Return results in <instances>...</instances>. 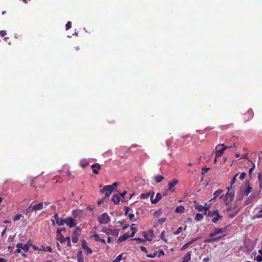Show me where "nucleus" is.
I'll return each mask as SVG.
<instances>
[{
	"instance_id": "obj_62",
	"label": "nucleus",
	"mask_w": 262,
	"mask_h": 262,
	"mask_svg": "<svg viewBox=\"0 0 262 262\" xmlns=\"http://www.w3.org/2000/svg\"><path fill=\"white\" fill-rule=\"evenodd\" d=\"M236 181V179L235 178V177H234L231 180V186H232V185L235 183V182Z\"/></svg>"
},
{
	"instance_id": "obj_55",
	"label": "nucleus",
	"mask_w": 262,
	"mask_h": 262,
	"mask_svg": "<svg viewBox=\"0 0 262 262\" xmlns=\"http://www.w3.org/2000/svg\"><path fill=\"white\" fill-rule=\"evenodd\" d=\"M188 245L186 243L185 244H184L182 247V248H181V251H183V250H185V249H186L187 248H188Z\"/></svg>"
},
{
	"instance_id": "obj_38",
	"label": "nucleus",
	"mask_w": 262,
	"mask_h": 262,
	"mask_svg": "<svg viewBox=\"0 0 262 262\" xmlns=\"http://www.w3.org/2000/svg\"><path fill=\"white\" fill-rule=\"evenodd\" d=\"M238 211L239 210L238 209L237 210L234 211V212H232V213L229 215V217L231 219L234 217L238 213Z\"/></svg>"
},
{
	"instance_id": "obj_54",
	"label": "nucleus",
	"mask_w": 262,
	"mask_h": 262,
	"mask_svg": "<svg viewBox=\"0 0 262 262\" xmlns=\"http://www.w3.org/2000/svg\"><path fill=\"white\" fill-rule=\"evenodd\" d=\"M128 217L130 221H132L135 217V215L134 213H129L128 214Z\"/></svg>"
},
{
	"instance_id": "obj_58",
	"label": "nucleus",
	"mask_w": 262,
	"mask_h": 262,
	"mask_svg": "<svg viewBox=\"0 0 262 262\" xmlns=\"http://www.w3.org/2000/svg\"><path fill=\"white\" fill-rule=\"evenodd\" d=\"M256 260H257L258 262H261V261H262V255H261V256L258 255V256L256 257Z\"/></svg>"
},
{
	"instance_id": "obj_17",
	"label": "nucleus",
	"mask_w": 262,
	"mask_h": 262,
	"mask_svg": "<svg viewBox=\"0 0 262 262\" xmlns=\"http://www.w3.org/2000/svg\"><path fill=\"white\" fill-rule=\"evenodd\" d=\"M56 238L61 244H63V243H64V237L62 234V233H57Z\"/></svg>"
},
{
	"instance_id": "obj_13",
	"label": "nucleus",
	"mask_w": 262,
	"mask_h": 262,
	"mask_svg": "<svg viewBox=\"0 0 262 262\" xmlns=\"http://www.w3.org/2000/svg\"><path fill=\"white\" fill-rule=\"evenodd\" d=\"M80 233L76 230L73 231L71 236L72 241L73 243L76 244L78 242Z\"/></svg>"
},
{
	"instance_id": "obj_7",
	"label": "nucleus",
	"mask_w": 262,
	"mask_h": 262,
	"mask_svg": "<svg viewBox=\"0 0 262 262\" xmlns=\"http://www.w3.org/2000/svg\"><path fill=\"white\" fill-rule=\"evenodd\" d=\"M66 224L70 228L75 227L76 225L75 220L71 217H68L64 219L63 221V224Z\"/></svg>"
},
{
	"instance_id": "obj_64",
	"label": "nucleus",
	"mask_w": 262,
	"mask_h": 262,
	"mask_svg": "<svg viewBox=\"0 0 262 262\" xmlns=\"http://www.w3.org/2000/svg\"><path fill=\"white\" fill-rule=\"evenodd\" d=\"M216 234H215V232L214 231L212 233H211L210 234H209V236L210 237H211V238H212V237H213L214 236H215Z\"/></svg>"
},
{
	"instance_id": "obj_19",
	"label": "nucleus",
	"mask_w": 262,
	"mask_h": 262,
	"mask_svg": "<svg viewBox=\"0 0 262 262\" xmlns=\"http://www.w3.org/2000/svg\"><path fill=\"white\" fill-rule=\"evenodd\" d=\"M39 251H42L45 252H52V249L50 246H47L45 247L43 246H41L40 247V248L39 249Z\"/></svg>"
},
{
	"instance_id": "obj_3",
	"label": "nucleus",
	"mask_w": 262,
	"mask_h": 262,
	"mask_svg": "<svg viewBox=\"0 0 262 262\" xmlns=\"http://www.w3.org/2000/svg\"><path fill=\"white\" fill-rule=\"evenodd\" d=\"M64 219L59 218L58 213H55L53 216V219L51 220L53 225H55L56 224L58 226H61L63 225Z\"/></svg>"
},
{
	"instance_id": "obj_2",
	"label": "nucleus",
	"mask_w": 262,
	"mask_h": 262,
	"mask_svg": "<svg viewBox=\"0 0 262 262\" xmlns=\"http://www.w3.org/2000/svg\"><path fill=\"white\" fill-rule=\"evenodd\" d=\"M226 149H228V147L224 144H219L217 145L215 151L216 158L221 157Z\"/></svg>"
},
{
	"instance_id": "obj_46",
	"label": "nucleus",
	"mask_w": 262,
	"mask_h": 262,
	"mask_svg": "<svg viewBox=\"0 0 262 262\" xmlns=\"http://www.w3.org/2000/svg\"><path fill=\"white\" fill-rule=\"evenodd\" d=\"M199 238H194V239L191 240L190 241L188 242L186 244L188 245V246H189L190 245L192 244L193 243L197 241L199 239Z\"/></svg>"
},
{
	"instance_id": "obj_14",
	"label": "nucleus",
	"mask_w": 262,
	"mask_h": 262,
	"mask_svg": "<svg viewBox=\"0 0 262 262\" xmlns=\"http://www.w3.org/2000/svg\"><path fill=\"white\" fill-rule=\"evenodd\" d=\"M16 247L22 249L26 253L28 252L29 249V246L28 244L24 245L22 243L17 244Z\"/></svg>"
},
{
	"instance_id": "obj_15",
	"label": "nucleus",
	"mask_w": 262,
	"mask_h": 262,
	"mask_svg": "<svg viewBox=\"0 0 262 262\" xmlns=\"http://www.w3.org/2000/svg\"><path fill=\"white\" fill-rule=\"evenodd\" d=\"M221 239V237H216L212 238H205L204 242L205 243H211L213 242H216L219 241Z\"/></svg>"
},
{
	"instance_id": "obj_28",
	"label": "nucleus",
	"mask_w": 262,
	"mask_h": 262,
	"mask_svg": "<svg viewBox=\"0 0 262 262\" xmlns=\"http://www.w3.org/2000/svg\"><path fill=\"white\" fill-rule=\"evenodd\" d=\"M256 198V195L252 194L250 195L248 199L246 201V204H248L251 203L255 198Z\"/></svg>"
},
{
	"instance_id": "obj_27",
	"label": "nucleus",
	"mask_w": 262,
	"mask_h": 262,
	"mask_svg": "<svg viewBox=\"0 0 262 262\" xmlns=\"http://www.w3.org/2000/svg\"><path fill=\"white\" fill-rule=\"evenodd\" d=\"M253 190L252 187H251L249 185L247 186V188L244 190V194L246 195H248Z\"/></svg>"
},
{
	"instance_id": "obj_29",
	"label": "nucleus",
	"mask_w": 262,
	"mask_h": 262,
	"mask_svg": "<svg viewBox=\"0 0 262 262\" xmlns=\"http://www.w3.org/2000/svg\"><path fill=\"white\" fill-rule=\"evenodd\" d=\"M123 253H121L119 254L115 259H114L112 262H120V261L123 259Z\"/></svg>"
},
{
	"instance_id": "obj_57",
	"label": "nucleus",
	"mask_w": 262,
	"mask_h": 262,
	"mask_svg": "<svg viewBox=\"0 0 262 262\" xmlns=\"http://www.w3.org/2000/svg\"><path fill=\"white\" fill-rule=\"evenodd\" d=\"M7 34L6 31L5 30H2L0 31V36H4Z\"/></svg>"
},
{
	"instance_id": "obj_48",
	"label": "nucleus",
	"mask_w": 262,
	"mask_h": 262,
	"mask_svg": "<svg viewBox=\"0 0 262 262\" xmlns=\"http://www.w3.org/2000/svg\"><path fill=\"white\" fill-rule=\"evenodd\" d=\"M166 220V219L165 217H162L161 219H159L158 220V223L160 224H162L164 222H165Z\"/></svg>"
},
{
	"instance_id": "obj_32",
	"label": "nucleus",
	"mask_w": 262,
	"mask_h": 262,
	"mask_svg": "<svg viewBox=\"0 0 262 262\" xmlns=\"http://www.w3.org/2000/svg\"><path fill=\"white\" fill-rule=\"evenodd\" d=\"M247 115L248 116V120L252 119L253 116V111L251 109L248 110L247 113L245 115Z\"/></svg>"
},
{
	"instance_id": "obj_11",
	"label": "nucleus",
	"mask_w": 262,
	"mask_h": 262,
	"mask_svg": "<svg viewBox=\"0 0 262 262\" xmlns=\"http://www.w3.org/2000/svg\"><path fill=\"white\" fill-rule=\"evenodd\" d=\"M91 168L92 169L93 172L96 174H98L101 166L99 163H96L91 165Z\"/></svg>"
},
{
	"instance_id": "obj_22",
	"label": "nucleus",
	"mask_w": 262,
	"mask_h": 262,
	"mask_svg": "<svg viewBox=\"0 0 262 262\" xmlns=\"http://www.w3.org/2000/svg\"><path fill=\"white\" fill-rule=\"evenodd\" d=\"M191 254L190 252H188L183 257V260L186 262H189L191 259Z\"/></svg>"
},
{
	"instance_id": "obj_43",
	"label": "nucleus",
	"mask_w": 262,
	"mask_h": 262,
	"mask_svg": "<svg viewBox=\"0 0 262 262\" xmlns=\"http://www.w3.org/2000/svg\"><path fill=\"white\" fill-rule=\"evenodd\" d=\"M21 216L22 215L21 214H16L13 217V220L14 221H16L19 220Z\"/></svg>"
},
{
	"instance_id": "obj_33",
	"label": "nucleus",
	"mask_w": 262,
	"mask_h": 262,
	"mask_svg": "<svg viewBox=\"0 0 262 262\" xmlns=\"http://www.w3.org/2000/svg\"><path fill=\"white\" fill-rule=\"evenodd\" d=\"M203 218V214L201 213H196L195 217V220L196 221H199L201 220Z\"/></svg>"
},
{
	"instance_id": "obj_21",
	"label": "nucleus",
	"mask_w": 262,
	"mask_h": 262,
	"mask_svg": "<svg viewBox=\"0 0 262 262\" xmlns=\"http://www.w3.org/2000/svg\"><path fill=\"white\" fill-rule=\"evenodd\" d=\"M112 201L115 204H118L120 201V198L119 195H114L112 199Z\"/></svg>"
},
{
	"instance_id": "obj_5",
	"label": "nucleus",
	"mask_w": 262,
	"mask_h": 262,
	"mask_svg": "<svg viewBox=\"0 0 262 262\" xmlns=\"http://www.w3.org/2000/svg\"><path fill=\"white\" fill-rule=\"evenodd\" d=\"M113 190V188H112V186L107 185L104 186L102 189L100 190V192L102 193H105L104 198H106L110 196Z\"/></svg>"
},
{
	"instance_id": "obj_12",
	"label": "nucleus",
	"mask_w": 262,
	"mask_h": 262,
	"mask_svg": "<svg viewBox=\"0 0 262 262\" xmlns=\"http://www.w3.org/2000/svg\"><path fill=\"white\" fill-rule=\"evenodd\" d=\"M178 180L176 179L173 180L171 182H169L168 183V188L167 189V191L173 192L174 190L173 189V188L174 187V186L178 184Z\"/></svg>"
},
{
	"instance_id": "obj_24",
	"label": "nucleus",
	"mask_w": 262,
	"mask_h": 262,
	"mask_svg": "<svg viewBox=\"0 0 262 262\" xmlns=\"http://www.w3.org/2000/svg\"><path fill=\"white\" fill-rule=\"evenodd\" d=\"M215 234H219L222 233L226 231V227L223 228H216L214 229Z\"/></svg>"
},
{
	"instance_id": "obj_6",
	"label": "nucleus",
	"mask_w": 262,
	"mask_h": 262,
	"mask_svg": "<svg viewBox=\"0 0 262 262\" xmlns=\"http://www.w3.org/2000/svg\"><path fill=\"white\" fill-rule=\"evenodd\" d=\"M154 192H152L150 196V201L152 204H155L162 199V196H165L166 194L164 193L162 195L160 193H157L155 199H154Z\"/></svg>"
},
{
	"instance_id": "obj_60",
	"label": "nucleus",
	"mask_w": 262,
	"mask_h": 262,
	"mask_svg": "<svg viewBox=\"0 0 262 262\" xmlns=\"http://www.w3.org/2000/svg\"><path fill=\"white\" fill-rule=\"evenodd\" d=\"M31 211H34L32 208H30V206L26 209V213H28Z\"/></svg>"
},
{
	"instance_id": "obj_47",
	"label": "nucleus",
	"mask_w": 262,
	"mask_h": 262,
	"mask_svg": "<svg viewBox=\"0 0 262 262\" xmlns=\"http://www.w3.org/2000/svg\"><path fill=\"white\" fill-rule=\"evenodd\" d=\"M199 238H194V239L191 240L190 241L188 242L186 244L188 245V246H189L190 245L192 244L193 243L197 241L199 239Z\"/></svg>"
},
{
	"instance_id": "obj_25",
	"label": "nucleus",
	"mask_w": 262,
	"mask_h": 262,
	"mask_svg": "<svg viewBox=\"0 0 262 262\" xmlns=\"http://www.w3.org/2000/svg\"><path fill=\"white\" fill-rule=\"evenodd\" d=\"M164 179V177L162 176L158 175L155 177V181L157 183H160Z\"/></svg>"
},
{
	"instance_id": "obj_44",
	"label": "nucleus",
	"mask_w": 262,
	"mask_h": 262,
	"mask_svg": "<svg viewBox=\"0 0 262 262\" xmlns=\"http://www.w3.org/2000/svg\"><path fill=\"white\" fill-rule=\"evenodd\" d=\"M84 250H86L87 255L91 254L93 252L92 250L89 247L85 248Z\"/></svg>"
},
{
	"instance_id": "obj_37",
	"label": "nucleus",
	"mask_w": 262,
	"mask_h": 262,
	"mask_svg": "<svg viewBox=\"0 0 262 262\" xmlns=\"http://www.w3.org/2000/svg\"><path fill=\"white\" fill-rule=\"evenodd\" d=\"M162 209H160L158 211L155 212L154 213V215L156 217H158L162 214Z\"/></svg>"
},
{
	"instance_id": "obj_30",
	"label": "nucleus",
	"mask_w": 262,
	"mask_h": 262,
	"mask_svg": "<svg viewBox=\"0 0 262 262\" xmlns=\"http://www.w3.org/2000/svg\"><path fill=\"white\" fill-rule=\"evenodd\" d=\"M88 165V162L86 160H82L80 162V166L82 168H85Z\"/></svg>"
},
{
	"instance_id": "obj_16",
	"label": "nucleus",
	"mask_w": 262,
	"mask_h": 262,
	"mask_svg": "<svg viewBox=\"0 0 262 262\" xmlns=\"http://www.w3.org/2000/svg\"><path fill=\"white\" fill-rule=\"evenodd\" d=\"M232 189V186H231L230 188H229L228 189V192L226 194L225 196H224V199H226L228 196L231 197V199H232L234 196V192L233 191H231Z\"/></svg>"
},
{
	"instance_id": "obj_51",
	"label": "nucleus",
	"mask_w": 262,
	"mask_h": 262,
	"mask_svg": "<svg viewBox=\"0 0 262 262\" xmlns=\"http://www.w3.org/2000/svg\"><path fill=\"white\" fill-rule=\"evenodd\" d=\"M246 176V173L245 172H242L240 174V176H239V179L241 180H243L245 177Z\"/></svg>"
},
{
	"instance_id": "obj_41",
	"label": "nucleus",
	"mask_w": 262,
	"mask_h": 262,
	"mask_svg": "<svg viewBox=\"0 0 262 262\" xmlns=\"http://www.w3.org/2000/svg\"><path fill=\"white\" fill-rule=\"evenodd\" d=\"M81 243H82V247L83 249L88 247V246H87L86 242L85 239H82L81 241Z\"/></svg>"
},
{
	"instance_id": "obj_45",
	"label": "nucleus",
	"mask_w": 262,
	"mask_h": 262,
	"mask_svg": "<svg viewBox=\"0 0 262 262\" xmlns=\"http://www.w3.org/2000/svg\"><path fill=\"white\" fill-rule=\"evenodd\" d=\"M66 231V229L64 227L62 228H57V229L56 230V233H61L62 231L65 232Z\"/></svg>"
},
{
	"instance_id": "obj_49",
	"label": "nucleus",
	"mask_w": 262,
	"mask_h": 262,
	"mask_svg": "<svg viewBox=\"0 0 262 262\" xmlns=\"http://www.w3.org/2000/svg\"><path fill=\"white\" fill-rule=\"evenodd\" d=\"M72 27V23L71 21H68L66 25V29L67 30L70 29Z\"/></svg>"
},
{
	"instance_id": "obj_20",
	"label": "nucleus",
	"mask_w": 262,
	"mask_h": 262,
	"mask_svg": "<svg viewBox=\"0 0 262 262\" xmlns=\"http://www.w3.org/2000/svg\"><path fill=\"white\" fill-rule=\"evenodd\" d=\"M77 257L78 262H84L83 260V257L82 256V251L79 250L77 254Z\"/></svg>"
},
{
	"instance_id": "obj_56",
	"label": "nucleus",
	"mask_w": 262,
	"mask_h": 262,
	"mask_svg": "<svg viewBox=\"0 0 262 262\" xmlns=\"http://www.w3.org/2000/svg\"><path fill=\"white\" fill-rule=\"evenodd\" d=\"M140 249H141V250L142 252H144V253H147V249H146L145 247L141 246V247H140Z\"/></svg>"
},
{
	"instance_id": "obj_1",
	"label": "nucleus",
	"mask_w": 262,
	"mask_h": 262,
	"mask_svg": "<svg viewBox=\"0 0 262 262\" xmlns=\"http://www.w3.org/2000/svg\"><path fill=\"white\" fill-rule=\"evenodd\" d=\"M207 216L211 217V222L214 224L217 223L219 221L221 220L223 218V216L220 215L219 211L217 209H215L213 211L210 210L208 212V214H207Z\"/></svg>"
},
{
	"instance_id": "obj_36",
	"label": "nucleus",
	"mask_w": 262,
	"mask_h": 262,
	"mask_svg": "<svg viewBox=\"0 0 262 262\" xmlns=\"http://www.w3.org/2000/svg\"><path fill=\"white\" fill-rule=\"evenodd\" d=\"M258 183L259 187H262V173L258 175Z\"/></svg>"
},
{
	"instance_id": "obj_61",
	"label": "nucleus",
	"mask_w": 262,
	"mask_h": 262,
	"mask_svg": "<svg viewBox=\"0 0 262 262\" xmlns=\"http://www.w3.org/2000/svg\"><path fill=\"white\" fill-rule=\"evenodd\" d=\"M134 226H135V224H132L130 226V229L132 230V231H134L135 232H137V229L135 227H134Z\"/></svg>"
},
{
	"instance_id": "obj_18",
	"label": "nucleus",
	"mask_w": 262,
	"mask_h": 262,
	"mask_svg": "<svg viewBox=\"0 0 262 262\" xmlns=\"http://www.w3.org/2000/svg\"><path fill=\"white\" fill-rule=\"evenodd\" d=\"M128 237H129V235L127 233H125L123 234L122 235L120 236L119 237V238L118 239V241L119 243H121V242H122L123 241H125Z\"/></svg>"
},
{
	"instance_id": "obj_26",
	"label": "nucleus",
	"mask_w": 262,
	"mask_h": 262,
	"mask_svg": "<svg viewBox=\"0 0 262 262\" xmlns=\"http://www.w3.org/2000/svg\"><path fill=\"white\" fill-rule=\"evenodd\" d=\"M151 193L150 192H148L145 193H142L140 195V198L141 199H146L149 198V196H151Z\"/></svg>"
},
{
	"instance_id": "obj_10",
	"label": "nucleus",
	"mask_w": 262,
	"mask_h": 262,
	"mask_svg": "<svg viewBox=\"0 0 262 262\" xmlns=\"http://www.w3.org/2000/svg\"><path fill=\"white\" fill-rule=\"evenodd\" d=\"M30 208H32L33 211L41 210L43 209V203H39L38 204H34V203H32L30 204Z\"/></svg>"
},
{
	"instance_id": "obj_39",
	"label": "nucleus",
	"mask_w": 262,
	"mask_h": 262,
	"mask_svg": "<svg viewBox=\"0 0 262 262\" xmlns=\"http://www.w3.org/2000/svg\"><path fill=\"white\" fill-rule=\"evenodd\" d=\"M91 237L94 238L96 242H99V241L101 239V238L99 237L97 234H94L91 236Z\"/></svg>"
},
{
	"instance_id": "obj_23",
	"label": "nucleus",
	"mask_w": 262,
	"mask_h": 262,
	"mask_svg": "<svg viewBox=\"0 0 262 262\" xmlns=\"http://www.w3.org/2000/svg\"><path fill=\"white\" fill-rule=\"evenodd\" d=\"M184 211H185V208L182 205H180V206L177 207L175 210V212L176 213H180L184 212Z\"/></svg>"
},
{
	"instance_id": "obj_52",
	"label": "nucleus",
	"mask_w": 262,
	"mask_h": 262,
	"mask_svg": "<svg viewBox=\"0 0 262 262\" xmlns=\"http://www.w3.org/2000/svg\"><path fill=\"white\" fill-rule=\"evenodd\" d=\"M130 208L126 206L124 207V211H125L124 214L125 215H127V214H128V212L130 211Z\"/></svg>"
},
{
	"instance_id": "obj_8",
	"label": "nucleus",
	"mask_w": 262,
	"mask_h": 262,
	"mask_svg": "<svg viewBox=\"0 0 262 262\" xmlns=\"http://www.w3.org/2000/svg\"><path fill=\"white\" fill-rule=\"evenodd\" d=\"M142 235L145 239L148 241H151L154 237L152 230H149L146 232H143Z\"/></svg>"
},
{
	"instance_id": "obj_31",
	"label": "nucleus",
	"mask_w": 262,
	"mask_h": 262,
	"mask_svg": "<svg viewBox=\"0 0 262 262\" xmlns=\"http://www.w3.org/2000/svg\"><path fill=\"white\" fill-rule=\"evenodd\" d=\"M223 190L220 189L215 191L213 193L214 197H213V199H214L216 198V197H217L218 196H219L223 192Z\"/></svg>"
},
{
	"instance_id": "obj_59",
	"label": "nucleus",
	"mask_w": 262,
	"mask_h": 262,
	"mask_svg": "<svg viewBox=\"0 0 262 262\" xmlns=\"http://www.w3.org/2000/svg\"><path fill=\"white\" fill-rule=\"evenodd\" d=\"M164 255V251L162 250H160L159 254H158V257H160L161 256H163Z\"/></svg>"
},
{
	"instance_id": "obj_40",
	"label": "nucleus",
	"mask_w": 262,
	"mask_h": 262,
	"mask_svg": "<svg viewBox=\"0 0 262 262\" xmlns=\"http://www.w3.org/2000/svg\"><path fill=\"white\" fill-rule=\"evenodd\" d=\"M182 231V227H180L179 228H178V229L173 232V235H178L179 234H180Z\"/></svg>"
},
{
	"instance_id": "obj_50",
	"label": "nucleus",
	"mask_w": 262,
	"mask_h": 262,
	"mask_svg": "<svg viewBox=\"0 0 262 262\" xmlns=\"http://www.w3.org/2000/svg\"><path fill=\"white\" fill-rule=\"evenodd\" d=\"M157 255V251H155L152 254L146 255V257L148 258H155Z\"/></svg>"
},
{
	"instance_id": "obj_63",
	"label": "nucleus",
	"mask_w": 262,
	"mask_h": 262,
	"mask_svg": "<svg viewBox=\"0 0 262 262\" xmlns=\"http://www.w3.org/2000/svg\"><path fill=\"white\" fill-rule=\"evenodd\" d=\"M226 147H228V148H236V145L235 143H233L232 145H231L230 146H226Z\"/></svg>"
},
{
	"instance_id": "obj_53",
	"label": "nucleus",
	"mask_w": 262,
	"mask_h": 262,
	"mask_svg": "<svg viewBox=\"0 0 262 262\" xmlns=\"http://www.w3.org/2000/svg\"><path fill=\"white\" fill-rule=\"evenodd\" d=\"M202 170L203 171L202 173V174H204V173H207L208 171L210 170V168H203Z\"/></svg>"
},
{
	"instance_id": "obj_42",
	"label": "nucleus",
	"mask_w": 262,
	"mask_h": 262,
	"mask_svg": "<svg viewBox=\"0 0 262 262\" xmlns=\"http://www.w3.org/2000/svg\"><path fill=\"white\" fill-rule=\"evenodd\" d=\"M133 240L136 241L138 243H142L145 242V239L142 238H135Z\"/></svg>"
},
{
	"instance_id": "obj_34",
	"label": "nucleus",
	"mask_w": 262,
	"mask_h": 262,
	"mask_svg": "<svg viewBox=\"0 0 262 262\" xmlns=\"http://www.w3.org/2000/svg\"><path fill=\"white\" fill-rule=\"evenodd\" d=\"M160 238L166 243H167L168 242H167V239L166 238V237L164 235V231H163L161 234H160Z\"/></svg>"
},
{
	"instance_id": "obj_35",
	"label": "nucleus",
	"mask_w": 262,
	"mask_h": 262,
	"mask_svg": "<svg viewBox=\"0 0 262 262\" xmlns=\"http://www.w3.org/2000/svg\"><path fill=\"white\" fill-rule=\"evenodd\" d=\"M112 231V229L109 228H106L102 230V232L106 233L107 235H110V234H111Z\"/></svg>"
},
{
	"instance_id": "obj_4",
	"label": "nucleus",
	"mask_w": 262,
	"mask_h": 262,
	"mask_svg": "<svg viewBox=\"0 0 262 262\" xmlns=\"http://www.w3.org/2000/svg\"><path fill=\"white\" fill-rule=\"evenodd\" d=\"M101 224H106L110 221V218L106 213H102L98 219Z\"/></svg>"
},
{
	"instance_id": "obj_9",
	"label": "nucleus",
	"mask_w": 262,
	"mask_h": 262,
	"mask_svg": "<svg viewBox=\"0 0 262 262\" xmlns=\"http://www.w3.org/2000/svg\"><path fill=\"white\" fill-rule=\"evenodd\" d=\"M195 208L199 212L204 211V214L206 216L210 211L209 207L204 206L202 205H197L195 206Z\"/></svg>"
}]
</instances>
